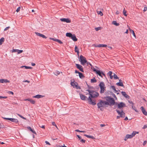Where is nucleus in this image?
Wrapping results in <instances>:
<instances>
[{
	"instance_id": "nucleus-24",
	"label": "nucleus",
	"mask_w": 147,
	"mask_h": 147,
	"mask_svg": "<svg viewBox=\"0 0 147 147\" xmlns=\"http://www.w3.org/2000/svg\"><path fill=\"white\" fill-rule=\"evenodd\" d=\"M24 68L25 69H32V67H30L27 66H22L20 67V68Z\"/></svg>"
},
{
	"instance_id": "nucleus-21",
	"label": "nucleus",
	"mask_w": 147,
	"mask_h": 147,
	"mask_svg": "<svg viewBox=\"0 0 147 147\" xmlns=\"http://www.w3.org/2000/svg\"><path fill=\"white\" fill-rule=\"evenodd\" d=\"M9 120L12 122H14L16 123H18V120L17 119H16L10 118Z\"/></svg>"
},
{
	"instance_id": "nucleus-47",
	"label": "nucleus",
	"mask_w": 147,
	"mask_h": 147,
	"mask_svg": "<svg viewBox=\"0 0 147 147\" xmlns=\"http://www.w3.org/2000/svg\"><path fill=\"white\" fill-rule=\"evenodd\" d=\"M147 7L146 6V7H144V9L143 10V11H144V12H145V11H147Z\"/></svg>"
},
{
	"instance_id": "nucleus-3",
	"label": "nucleus",
	"mask_w": 147,
	"mask_h": 147,
	"mask_svg": "<svg viewBox=\"0 0 147 147\" xmlns=\"http://www.w3.org/2000/svg\"><path fill=\"white\" fill-rule=\"evenodd\" d=\"M139 133L138 132L134 131L133 132L132 134H131L129 135V134H127L124 139V140L125 141H126L127 139L129 138H131L133 137L134 136H135L136 134H138Z\"/></svg>"
},
{
	"instance_id": "nucleus-32",
	"label": "nucleus",
	"mask_w": 147,
	"mask_h": 147,
	"mask_svg": "<svg viewBox=\"0 0 147 147\" xmlns=\"http://www.w3.org/2000/svg\"><path fill=\"white\" fill-rule=\"evenodd\" d=\"M116 85L119 86H123V83L121 82H119L117 83Z\"/></svg>"
},
{
	"instance_id": "nucleus-37",
	"label": "nucleus",
	"mask_w": 147,
	"mask_h": 147,
	"mask_svg": "<svg viewBox=\"0 0 147 147\" xmlns=\"http://www.w3.org/2000/svg\"><path fill=\"white\" fill-rule=\"evenodd\" d=\"M126 12H127V11L125 10V9L124 8L123 11V14L125 16H127V14H126Z\"/></svg>"
},
{
	"instance_id": "nucleus-28",
	"label": "nucleus",
	"mask_w": 147,
	"mask_h": 147,
	"mask_svg": "<svg viewBox=\"0 0 147 147\" xmlns=\"http://www.w3.org/2000/svg\"><path fill=\"white\" fill-rule=\"evenodd\" d=\"M79 76L80 78L81 79H83L84 78V76L83 75V74L81 73H79Z\"/></svg>"
},
{
	"instance_id": "nucleus-22",
	"label": "nucleus",
	"mask_w": 147,
	"mask_h": 147,
	"mask_svg": "<svg viewBox=\"0 0 147 147\" xmlns=\"http://www.w3.org/2000/svg\"><path fill=\"white\" fill-rule=\"evenodd\" d=\"M71 38L74 41H76L78 40L77 38H76L75 35L74 34L72 35V36H71Z\"/></svg>"
},
{
	"instance_id": "nucleus-33",
	"label": "nucleus",
	"mask_w": 147,
	"mask_h": 147,
	"mask_svg": "<svg viewBox=\"0 0 147 147\" xmlns=\"http://www.w3.org/2000/svg\"><path fill=\"white\" fill-rule=\"evenodd\" d=\"M112 24L116 26H118L119 25V24L117 23L115 21H113L112 22Z\"/></svg>"
},
{
	"instance_id": "nucleus-5",
	"label": "nucleus",
	"mask_w": 147,
	"mask_h": 147,
	"mask_svg": "<svg viewBox=\"0 0 147 147\" xmlns=\"http://www.w3.org/2000/svg\"><path fill=\"white\" fill-rule=\"evenodd\" d=\"M80 58L79 61L81 62V64L83 65H84L87 62L86 58L82 55H81L80 56Z\"/></svg>"
},
{
	"instance_id": "nucleus-51",
	"label": "nucleus",
	"mask_w": 147,
	"mask_h": 147,
	"mask_svg": "<svg viewBox=\"0 0 147 147\" xmlns=\"http://www.w3.org/2000/svg\"><path fill=\"white\" fill-rule=\"evenodd\" d=\"M147 128V125H144L143 127V129H145V128Z\"/></svg>"
},
{
	"instance_id": "nucleus-49",
	"label": "nucleus",
	"mask_w": 147,
	"mask_h": 147,
	"mask_svg": "<svg viewBox=\"0 0 147 147\" xmlns=\"http://www.w3.org/2000/svg\"><path fill=\"white\" fill-rule=\"evenodd\" d=\"M8 93H9V94H11L12 95H13V92H12V91H8Z\"/></svg>"
},
{
	"instance_id": "nucleus-35",
	"label": "nucleus",
	"mask_w": 147,
	"mask_h": 147,
	"mask_svg": "<svg viewBox=\"0 0 147 147\" xmlns=\"http://www.w3.org/2000/svg\"><path fill=\"white\" fill-rule=\"evenodd\" d=\"M91 82L92 83L96 82V80L95 78H94L93 79H91Z\"/></svg>"
},
{
	"instance_id": "nucleus-58",
	"label": "nucleus",
	"mask_w": 147,
	"mask_h": 147,
	"mask_svg": "<svg viewBox=\"0 0 147 147\" xmlns=\"http://www.w3.org/2000/svg\"><path fill=\"white\" fill-rule=\"evenodd\" d=\"M77 136L78 137V138L80 140L82 138L81 137L79 136V135H77Z\"/></svg>"
},
{
	"instance_id": "nucleus-27",
	"label": "nucleus",
	"mask_w": 147,
	"mask_h": 147,
	"mask_svg": "<svg viewBox=\"0 0 147 147\" xmlns=\"http://www.w3.org/2000/svg\"><path fill=\"white\" fill-rule=\"evenodd\" d=\"M84 136L88 138H91L92 139H94V137L90 135H88L86 134H84Z\"/></svg>"
},
{
	"instance_id": "nucleus-12",
	"label": "nucleus",
	"mask_w": 147,
	"mask_h": 147,
	"mask_svg": "<svg viewBox=\"0 0 147 147\" xmlns=\"http://www.w3.org/2000/svg\"><path fill=\"white\" fill-rule=\"evenodd\" d=\"M23 52V51L22 50H19L16 49H13L11 51L12 53L16 52L18 53V54H20L22 53Z\"/></svg>"
},
{
	"instance_id": "nucleus-16",
	"label": "nucleus",
	"mask_w": 147,
	"mask_h": 147,
	"mask_svg": "<svg viewBox=\"0 0 147 147\" xmlns=\"http://www.w3.org/2000/svg\"><path fill=\"white\" fill-rule=\"evenodd\" d=\"M80 97L81 99L83 100H87V97H86L84 95H83L82 94H80Z\"/></svg>"
},
{
	"instance_id": "nucleus-34",
	"label": "nucleus",
	"mask_w": 147,
	"mask_h": 147,
	"mask_svg": "<svg viewBox=\"0 0 147 147\" xmlns=\"http://www.w3.org/2000/svg\"><path fill=\"white\" fill-rule=\"evenodd\" d=\"M4 39L3 38H2L0 39V45L2 44L3 42L4 41Z\"/></svg>"
},
{
	"instance_id": "nucleus-14",
	"label": "nucleus",
	"mask_w": 147,
	"mask_h": 147,
	"mask_svg": "<svg viewBox=\"0 0 147 147\" xmlns=\"http://www.w3.org/2000/svg\"><path fill=\"white\" fill-rule=\"evenodd\" d=\"M60 20L62 22H65L67 23H70L71 22L69 18H61L60 19Z\"/></svg>"
},
{
	"instance_id": "nucleus-40",
	"label": "nucleus",
	"mask_w": 147,
	"mask_h": 147,
	"mask_svg": "<svg viewBox=\"0 0 147 147\" xmlns=\"http://www.w3.org/2000/svg\"><path fill=\"white\" fill-rule=\"evenodd\" d=\"M60 74V72L58 71H56L55 72V74L56 75H59Z\"/></svg>"
},
{
	"instance_id": "nucleus-53",
	"label": "nucleus",
	"mask_w": 147,
	"mask_h": 147,
	"mask_svg": "<svg viewBox=\"0 0 147 147\" xmlns=\"http://www.w3.org/2000/svg\"><path fill=\"white\" fill-rule=\"evenodd\" d=\"M31 131L35 134H36V132L34 130H33L32 129V130Z\"/></svg>"
},
{
	"instance_id": "nucleus-50",
	"label": "nucleus",
	"mask_w": 147,
	"mask_h": 147,
	"mask_svg": "<svg viewBox=\"0 0 147 147\" xmlns=\"http://www.w3.org/2000/svg\"><path fill=\"white\" fill-rule=\"evenodd\" d=\"M57 42L60 44L63 43V42L60 40H59V39H58V40Z\"/></svg>"
},
{
	"instance_id": "nucleus-1",
	"label": "nucleus",
	"mask_w": 147,
	"mask_h": 147,
	"mask_svg": "<svg viewBox=\"0 0 147 147\" xmlns=\"http://www.w3.org/2000/svg\"><path fill=\"white\" fill-rule=\"evenodd\" d=\"M86 91L89 92V94L90 96L87 98V100L89 103L92 105H95L96 104L95 100H92L91 98H96L98 97L99 95L98 93L94 91L89 90H86Z\"/></svg>"
},
{
	"instance_id": "nucleus-13",
	"label": "nucleus",
	"mask_w": 147,
	"mask_h": 147,
	"mask_svg": "<svg viewBox=\"0 0 147 147\" xmlns=\"http://www.w3.org/2000/svg\"><path fill=\"white\" fill-rule=\"evenodd\" d=\"M94 71L96 72V73L98 74L100 76L102 77V75H105V74L102 72H101L100 71L98 70H94Z\"/></svg>"
},
{
	"instance_id": "nucleus-20",
	"label": "nucleus",
	"mask_w": 147,
	"mask_h": 147,
	"mask_svg": "<svg viewBox=\"0 0 147 147\" xmlns=\"http://www.w3.org/2000/svg\"><path fill=\"white\" fill-rule=\"evenodd\" d=\"M24 101H30L31 103L32 104H34L35 103V102L34 100H32L31 99H30L29 98L25 99L24 100Z\"/></svg>"
},
{
	"instance_id": "nucleus-60",
	"label": "nucleus",
	"mask_w": 147,
	"mask_h": 147,
	"mask_svg": "<svg viewBox=\"0 0 147 147\" xmlns=\"http://www.w3.org/2000/svg\"><path fill=\"white\" fill-rule=\"evenodd\" d=\"M40 127H42L44 129L45 128V126L44 125H42V126H40Z\"/></svg>"
},
{
	"instance_id": "nucleus-39",
	"label": "nucleus",
	"mask_w": 147,
	"mask_h": 147,
	"mask_svg": "<svg viewBox=\"0 0 147 147\" xmlns=\"http://www.w3.org/2000/svg\"><path fill=\"white\" fill-rule=\"evenodd\" d=\"M132 109H134L135 111L136 112H138V111L136 109V107H134V106H132Z\"/></svg>"
},
{
	"instance_id": "nucleus-29",
	"label": "nucleus",
	"mask_w": 147,
	"mask_h": 147,
	"mask_svg": "<svg viewBox=\"0 0 147 147\" xmlns=\"http://www.w3.org/2000/svg\"><path fill=\"white\" fill-rule=\"evenodd\" d=\"M75 52L77 53L78 54H79V49L78 48L76 45L75 47Z\"/></svg>"
},
{
	"instance_id": "nucleus-46",
	"label": "nucleus",
	"mask_w": 147,
	"mask_h": 147,
	"mask_svg": "<svg viewBox=\"0 0 147 147\" xmlns=\"http://www.w3.org/2000/svg\"><path fill=\"white\" fill-rule=\"evenodd\" d=\"M20 7H18L16 9V11L18 12L20 11Z\"/></svg>"
},
{
	"instance_id": "nucleus-25",
	"label": "nucleus",
	"mask_w": 147,
	"mask_h": 147,
	"mask_svg": "<svg viewBox=\"0 0 147 147\" xmlns=\"http://www.w3.org/2000/svg\"><path fill=\"white\" fill-rule=\"evenodd\" d=\"M43 96H42L39 94H38L37 95H36L35 96H33V98H41Z\"/></svg>"
},
{
	"instance_id": "nucleus-9",
	"label": "nucleus",
	"mask_w": 147,
	"mask_h": 147,
	"mask_svg": "<svg viewBox=\"0 0 147 147\" xmlns=\"http://www.w3.org/2000/svg\"><path fill=\"white\" fill-rule=\"evenodd\" d=\"M116 111L118 114L120 115V117H121L124 118L125 117V113L122 111H120L119 110L117 109Z\"/></svg>"
},
{
	"instance_id": "nucleus-19",
	"label": "nucleus",
	"mask_w": 147,
	"mask_h": 147,
	"mask_svg": "<svg viewBox=\"0 0 147 147\" xmlns=\"http://www.w3.org/2000/svg\"><path fill=\"white\" fill-rule=\"evenodd\" d=\"M122 95L125 98H129V96H128L125 92L122 91L121 92Z\"/></svg>"
},
{
	"instance_id": "nucleus-44",
	"label": "nucleus",
	"mask_w": 147,
	"mask_h": 147,
	"mask_svg": "<svg viewBox=\"0 0 147 147\" xmlns=\"http://www.w3.org/2000/svg\"><path fill=\"white\" fill-rule=\"evenodd\" d=\"M7 98V96H0V99L1 98Z\"/></svg>"
},
{
	"instance_id": "nucleus-6",
	"label": "nucleus",
	"mask_w": 147,
	"mask_h": 147,
	"mask_svg": "<svg viewBox=\"0 0 147 147\" xmlns=\"http://www.w3.org/2000/svg\"><path fill=\"white\" fill-rule=\"evenodd\" d=\"M99 86L100 88V92L101 93L104 92L105 89L104 83L101 82L99 84Z\"/></svg>"
},
{
	"instance_id": "nucleus-41",
	"label": "nucleus",
	"mask_w": 147,
	"mask_h": 147,
	"mask_svg": "<svg viewBox=\"0 0 147 147\" xmlns=\"http://www.w3.org/2000/svg\"><path fill=\"white\" fill-rule=\"evenodd\" d=\"M18 115L20 117H21V118L24 119H26V118H25V117H23L22 116V115H20L19 114H18Z\"/></svg>"
},
{
	"instance_id": "nucleus-57",
	"label": "nucleus",
	"mask_w": 147,
	"mask_h": 147,
	"mask_svg": "<svg viewBox=\"0 0 147 147\" xmlns=\"http://www.w3.org/2000/svg\"><path fill=\"white\" fill-rule=\"evenodd\" d=\"M105 124H100V126L101 127H102L105 126Z\"/></svg>"
},
{
	"instance_id": "nucleus-56",
	"label": "nucleus",
	"mask_w": 147,
	"mask_h": 147,
	"mask_svg": "<svg viewBox=\"0 0 147 147\" xmlns=\"http://www.w3.org/2000/svg\"><path fill=\"white\" fill-rule=\"evenodd\" d=\"M27 128L29 130H30V131H31V130H32V129L30 127H27Z\"/></svg>"
},
{
	"instance_id": "nucleus-30",
	"label": "nucleus",
	"mask_w": 147,
	"mask_h": 147,
	"mask_svg": "<svg viewBox=\"0 0 147 147\" xmlns=\"http://www.w3.org/2000/svg\"><path fill=\"white\" fill-rule=\"evenodd\" d=\"M129 30L131 32H132V33L133 34L134 36V37H135V38H136V34H135L134 31L133 30L130 29V28H129Z\"/></svg>"
},
{
	"instance_id": "nucleus-36",
	"label": "nucleus",
	"mask_w": 147,
	"mask_h": 147,
	"mask_svg": "<svg viewBox=\"0 0 147 147\" xmlns=\"http://www.w3.org/2000/svg\"><path fill=\"white\" fill-rule=\"evenodd\" d=\"M111 88L113 90L115 91V92H117V91L116 90L114 86H111Z\"/></svg>"
},
{
	"instance_id": "nucleus-7",
	"label": "nucleus",
	"mask_w": 147,
	"mask_h": 147,
	"mask_svg": "<svg viewBox=\"0 0 147 147\" xmlns=\"http://www.w3.org/2000/svg\"><path fill=\"white\" fill-rule=\"evenodd\" d=\"M115 105H117L118 108L119 109H121V108L126 107L125 104L123 102H121L119 103H115Z\"/></svg>"
},
{
	"instance_id": "nucleus-10",
	"label": "nucleus",
	"mask_w": 147,
	"mask_h": 147,
	"mask_svg": "<svg viewBox=\"0 0 147 147\" xmlns=\"http://www.w3.org/2000/svg\"><path fill=\"white\" fill-rule=\"evenodd\" d=\"M35 33L38 36L40 37H42L43 38H44L46 39L47 38V37L45 35L41 34L40 33L38 32H35Z\"/></svg>"
},
{
	"instance_id": "nucleus-2",
	"label": "nucleus",
	"mask_w": 147,
	"mask_h": 147,
	"mask_svg": "<svg viewBox=\"0 0 147 147\" xmlns=\"http://www.w3.org/2000/svg\"><path fill=\"white\" fill-rule=\"evenodd\" d=\"M109 105V103L108 102L102 100H100L97 104L98 108L101 111L103 110L104 108L106 107L107 105Z\"/></svg>"
},
{
	"instance_id": "nucleus-26",
	"label": "nucleus",
	"mask_w": 147,
	"mask_h": 147,
	"mask_svg": "<svg viewBox=\"0 0 147 147\" xmlns=\"http://www.w3.org/2000/svg\"><path fill=\"white\" fill-rule=\"evenodd\" d=\"M99 9H97V12L98 14L100 15L101 16H102L103 14L101 11L99 10Z\"/></svg>"
},
{
	"instance_id": "nucleus-64",
	"label": "nucleus",
	"mask_w": 147,
	"mask_h": 147,
	"mask_svg": "<svg viewBox=\"0 0 147 147\" xmlns=\"http://www.w3.org/2000/svg\"><path fill=\"white\" fill-rule=\"evenodd\" d=\"M119 13V12L117 11L116 12V14H118Z\"/></svg>"
},
{
	"instance_id": "nucleus-43",
	"label": "nucleus",
	"mask_w": 147,
	"mask_h": 147,
	"mask_svg": "<svg viewBox=\"0 0 147 147\" xmlns=\"http://www.w3.org/2000/svg\"><path fill=\"white\" fill-rule=\"evenodd\" d=\"M10 27L9 26H8L6 27L4 29V31H5L8 30L9 28H10Z\"/></svg>"
},
{
	"instance_id": "nucleus-52",
	"label": "nucleus",
	"mask_w": 147,
	"mask_h": 147,
	"mask_svg": "<svg viewBox=\"0 0 147 147\" xmlns=\"http://www.w3.org/2000/svg\"><path fill=\"white\" fill-rule=\"evenodd\" d=\"M80 142H81L84 143L85 142V140H83V139H82L80 140Z\"/></svg>"
},
{
	"instance_id": "nucleus-15",
	"label": "nucleus",
	"mask_w": 147,
	"mask_h": 147,
	"mask_svg": "<svg viewBox=\"0 0 147 147\" xmlns=\"http://www.w3.org/2000/svg\"><path fill=\"white\" fill-rule=\"evenodd\" d=\"M140 109L142 110V113L144 115L146 116L147 115V112L143 107H141Z\"/></svg>"
},
{
	"instance_id": "nucleus-48",
	"label": "nucleus",
	"mask_w": 147,
	"mask_h": 147,
	"mask_svg": "<svg viewBox=\"0 0 147 147\" xmlns=\"http://www.w3.org/2000/svg\"><path fill=\"white\" fill-rule=\"evenodd\" d=\"M4 119L7 120H9L10 119V118H6V117H3Z\"/></svg>"
},
{
	"instance_id": "nucleus-11",
	"label": "nucleus",
	"mask_w": 147,
	"mask_h": 147,
	"mask_svg": "<svg viewBox=\"0 0 147 147\" xmlns=\"http://www.w3.org/2000/svg\"><path fill=\"white\" fill-rule=\"evenodd\" d=\"M76 65L77 67L79 69L80 71L82 72H84L83 68L82 65L77 64H76Z\"/></svg>"
},
{
	"instance_id": "nucleus-38",
	"label": "nucleus",
	"mask_w": 147,
	"mask_h": 147,
	"mask_svg": "<svg viewBox=\"0 0 147 147\" xmlns=\"http://www.w3.org/2000/svg\"><path fill=\"white\" fill-rule=\"evenodd\" d=\"M113 77H114V78L115 80L118 79H119L117 77V75L115 74H114V75L113 76Z\"/></svg>"
},
{
	"instance_id": "nucleus-45",
	"label": "nucleus",
	"mask_w": 147,
	"mask_h": 147,
	"mask_svg": "<svg viewBox=\"0 0 147 147\" xmlns=\"http://www.w3.org/2000/svg\"><path fill=\"white\" fill-rule=\"evenodd\" d=\"M52 124L53 125L55 126L56 127H57V125L54 122H52Z\"/></svg>"
},
{
	"instance_id": "nucleus-17",
	"label": "nucleus",
	"mask_w": 147,
	"mask_h": 147,
	"mask_svg": "<svg viewBox=\"0 0 147 147\" xmlns=\"http://www.w3.org/2000/svg\"><path fill=\"white\" fill-rule=\"evenodd\" d=\"M94 47H107V45H106L100 44L97 45H94Z\"/></svg>"
},
{
	"instance_id": "nucleus-31",
	"label": "nucleus",
	"mask_w": 147,
	"mask_h": 147,
	"mask_svg": "<svg viewBox=\"0 0 147 147\" xmlns=\"http://www.w3.org/2000/svg\"><path fill=\"white\" fill-rule=\"evenodd\" d=\"M66 35L67 37L71 38V36H72V34L70 33H66Z\"/></svg>"
},
{
	"instance_id": "nucleus-55",
	"label": "nucleus",
	"mask_w": 147,
	"mask_h": 147,
	"mask_svg": "<svg viewBox=\"0 0 147 147\" xmlns=\"http://www.w3.org/2000/svg\"><path fill=\"white\" fill-rule=\"evenodd\" d=\"M45 142L46 144H48V145H51V144H50V143L49 142L47 141H45Z\"/></svg>"
},
{
	"instance_id": "nucleus-59",
	"label": "nucleus",
	"mask_w": 147,
	"mask_h": 147,
	"mask_svg": "<svg viewBox=\"0 0 147 147\" xmlns=\"http://www.w3.org/2000/svg\"><path fill=\"white\" fill-rule=\"evenodd\" d=\"M107 47L109 49H112V47H110V46H107Z\"/></svg>"
},
{
	"instance_id": "nucleus-18",
	"label": "nucleus",
	"mask_w": 147,
	"mask_h": 147,
	"mask_svg": "<svg viewBox=\"0 0 147 147\" xmlns=\"http://www.w3.org/2000/svg\"><path fill=\"white\" fill-rule=\"evenodd\" d=\"M7 82L9 83V81L7 79H0V83H3Z\"/></svg>"
},
{
	"instance_id": "nucleus-23",
	"label": "nucleus",
	"mask_w": 147,
	"mask_h": 147,
	"mask_svg": "<svg viewBox=\"0 0 147 147\" xmlns=\"http://www.w3.org/2000/svg\"><path fill=\"white\" fill-rule=\"evenodd\" d=\"M112 73L111 71H109L107 75L110 76V78L111 79H112L113 78V76H112Z\"/></svg>"
},
{
	"instance_id": "nucleus-61",
	"label": "nucleus",
	"mask_w": 147,
	"mask_h": 147,
	"mask_svg": "<svg viewBox=\"0 0 147 147\" xmlns=\"http://www.w3.org/2000/svg\"><path fill=\"white\" fill-rule=\"evenodd\" d=\"M75 131L76 132H81V131H80L78 129H76Z\"/></svg>"
},
{
	"instance_id": "nucleus-4",
	"label": "nucleus",
	"mask_w": 147,
	"mask_h": 147,
	"mask_svg": "<svg viewBox=\"0 0 147 147\" xmlns=\"http://www.w3.org/2000/svg\"><path fill=\"white\" fill-rule=\"evenodd\" d=\"M106 100L109 103V105H113L115 104V102L114 99L113 98L109 97H107L106 98Z\"/></svg>"
},
{
	"instance_id": "nucleus-42",
	"label": "nucleus",
	"mask_w": 147,
	"mask_h": 147,
	"mask_svg": "<svg viewBox=\"0 0 147 147\" xmlns=\"http://www.w3.org/2000/svg\"><path fill=\"white\" fill-rule=\"evenodd\" d=\"M100 27H98L95 28V30L96 31H97L100 29Z\"/></svg>"
},
{
	"instance_id": "nucleus-63",
	"label": "nucleus",
	"mask_w": 147,
	"mask_h": 147,
	"mask_svg": "<svg viewBox=\"0 0 147 147\" xmlns=\"http://www.w3.org/2000/svg\"><path fill=\"white\" fill-rule=\"evenodd\" d=\"M58 40V39H57L56 38H55L54 41L57 42Z\"/></svg>"
},
{
	"instance_id": "nucleus-62",
	"label": "nucleus",
	"mask_w": 147,
	"mask_h": 147,
	"mask_svg": "<svg viewBox=\"0 0 147 147\" xmlns=\"http://www.w3.org/2000/svg\"><path fill=\"white\" fill-rule=\"evenodd\" d=\"M24 82H28V83H30V82L28 80H26L24 81Z\"/></svg>"
},
{
	"instance_id": "nucleus-8",
	"label": "nucleus",
	"mask_w": 147,
	"mask_h": 147,
	"mask_svg": "<svg viewBox=\"0 0 147 147\" xmlns=\"http://www.w3.org/2000/svg\"><path fill=\"white\" fill-rule=\"evenodd\" d=\"M71 84L74 88H75L77 89H80V86L78 85V84L77 82H71Z\"/></svg>"
},
{
	"instance_id": "nucleus-54",
	"label": "nucleus",
	"mask_w": 147,
	"mask_h": 147,
	"mask_svg": "<svg viewBox=\"0 0 147 147\" xmlns=\"http://www.w3.org/2000/svg\"><path fill=\"white\" fill-rule=\"evenodd\" d=\"M146 143H147V141H144V142H143V145H144V146L146 145Z\"/></svg>"
}]
</instances>
